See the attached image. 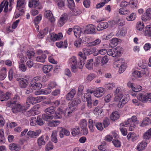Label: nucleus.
<instances>
[{
    "mask_svg": "<svg viewBox=\"0 0 151 151\" xmlns=\"http://www.w3.org/2000/svg\"><path fill=\"white\" fill-rule=\"evenodd\" d=\"M41 19L42 15L41 14H39L35 18L34 20V23L36 26L37 25V24L41 21Z\"/></svg>",
    "mask_w": 151,
    "mask_h": 151,
    "instance_id": "54",
    "label": "nucleus"
},
{
    "mask_svg": "<svg viewBox=\"0 0 151 151\" xmlns=\"http://www.w3.org/2000/svg\"><path fill=\"white\" fill-rule=\"evenodd\" d=\"M46 58L47 56L45 54H42L37 56L36 60L37 62L43 63L45 62Z\"/></svg>",
    "mask_w": 151,
    "mask_h": 151,
    "instance_id": "20",
    "label": "nucleus"
},
{
    "mask_svg": "<svg viewBox=\"0 0 151 151\" xmlns=\"http://www.w3.org/2000/svg\"><path fill=\"white\" fill-rule=\"evenodd\" d=\"M63 115L65 116V110L64 111L61 108H58L57 112H55V115L54 116V118L55 119H61Z\"/></svg>",
    "mask_w": 151,
    "mask_h": 151,
    "instance_id": "4",
    "label": "nucleus"
},
{
    "mask_svg": "<svg viewBox=\"0 0 151 151\" xmlns=\"http://www.w3.org/2000/svg\"><path fill=\"white\" fill-rule=\"evenodd\" d=\"M76 93V91L75 89H72L70 91L67 93L66 96V98L68 100H70L73 98L74 95Z\"/></svg>",
    "mask_w": 151,
    "mask_h": 151,
    "instance_id": "17",
    "label": "nucleus"
},
{
    "mask_svg": "<svg viewBox=\"0 0 151 151\" xmlns=\"http://www.w3.org/2000/svg\"><path fill=\"white\" fill-rule=\"evenodd\" d=\"M69 63L70 64V65H76L77 61L76 58L74 56L72 57L71 58H70L69 60Z\"/></svg>",
    "mask_w": 151,
    "mask_h": 151,
    "instance_id": "43",
    "label": "nucleus"
},
{
    "mask_svg": "<svg viewBox=\"0 0 151 151\" xmlns=\"http://www.w3.org/2000/svg\"><path fill=\"white\" fill-rule=\"evenodd\" d=\"M118 42L117 38H115L112 39L109 44L110 46L111 47H114L116 46Z\"/></svg>",
    "mask_w": 151,
    "mask_h": 151,
    "instance_id": "38",
    "label": "nucleus"
},
{
    "mask_svg": "<svg viewBox=\"0 0 151 151\" xmlns=\"http://www.w3.org/2000/svg\"><path fill=\"white\" fill-rule=\"evenodd\" d=\"M142 20L145 21L150 20L151 19V9L148 8L146 11L145 14L142 16Z\"/></svg>",
    "mask_w": 151,
    "mask_h": 151,
    "instance_id": "5",
    "label": "nucleus"
},
{
    "mask_svg": "<svg viewBox=\"0 0 151 151\" xmlns=\"http://www.w3.org/2000/svg\"><path fill=\"white\" fill-rule=\"evenodd\" d=\"M53 148V145L52 142H50L46 146V150L49 151Z\"/></svg>",
    "mask_w": 151,
    "mask_h": 151,
    "instance_id": "58",
    "label": "nucleus"
},
{
    "mask_svg": "<svg viewBox=\"0 0 151 151\" xmlns=\"http://www.w3.org/2000/svg\"><path fill=\"white\" fill-rule=\"evenodd\" d=\"M119 114L117 111L113 112L111 114L110 119L111 120L115 121L119 118Z\"/></svg>",
    "mask_w": 151,
    "mask_h": 151,
    "instance_id": "34",
    "label": "nucleus"
},
{
    "mask_svg": "<svg viewBox=\"0 0 151 151\" xmlns=\"http://www.w3.org/2000/svg\"><path fill=\"white\" fill-rule=\"evenodd\" d=\"M144 32L146 36L151 37V27L148 26H146Z\"/></svg>",
    "mask_w": 151,
    "mask_h": 151,
    "instance_id": "37",
    "label": "nucleus"
},
{
    "mask_svg": "<svg viewBox=\"0 0 151 151\" xmlns=\"http://www.w3.org/2000/svg\"><path fill=\"white\" fill-rule=\"evenodd\" d=\"M31 84V86L35 90L40 89L42 87V84L39 82H32Z\"/></svg>",
    "mask_w": 151,
    "mask_h": 151,
    "instance_id": "22",
    "label": "nucleus"
},
{
    "mask_svg": "<svg viewBox=\"0 0 151 151\" xmlns=\"http://www.w3.org/2000/svg\"><path fill=\"white\" fill-rule=\"evenodd\" d=\"M108 27V24L107 22H104L99 23L96 29L98 31H99L106 29Z\"/></svg>",
    "mask_w": 151,
    "mask_h": 151,
    "instance_id": "16",
    "label": "nucleus"
},
{
    "mask_svg": "<svg viewBox=\"0 0 151 151\" xmlns=\"http://www.w3.org/2000/svg\"><path fill=\"white\" fill-rule=\"evenodd\" d=\"M127 138L129 140L130 139L132 141L134 142L137 139L138 136L134 133L130 132L127 136Z\"/></svg>",
    "mask_w": 151,
    "mask_h": 151,
    "instance_id": "24",
    "label": "nucleus"
},
{
    "mask_svg": "<svg viewBox=\"0 0 151 151\" xmlns=\"http://www.w3.org/2000/svg\"><path fill=\"white\" fill-rule=\"evenodd\" d=\"M115 23L120 26H123L125 24L124 20L122 18L119 19L115 22Z\"/></svg>",
    "mask_w": 151,
    "mask_h": 151,
    "instance_id": "52",
    "label": "nucleus"
},
{
    "mask_svg": "<svg viewBox=\"0 0 151 151\" xmlns=\"http://www.w3.org/2000/svg\"><path fill=\"white\" fill-rule=\"evenodd\" d=\"M88 127L91 132L94 131L93 128L94 127V125L93 123V121L91 119H89L88 121Z\"/></svg>",
    "mask_w": 151,
    "mask_h": 151,
    "instance_id": "51",
    "label": "nucleus"
},
{
    "mask_svg": "<svg viewBox=\"0 0 151 151\" xmlns=\"http://www.w3.org/2000/svg\"><path fill=\"white\" fill-rule=\"evenodd\" d=\"M41 131L40 129L37 130L35 132L30 130L27 133V134L28 136L31 138H35L41 133Z\"/></svg>",
    "mask_w": 151,
    "mask_h": 151,
    "instance_id": "7",
    "label": "nucleus"
},
{
    "mask_svg": "<svg viewBox=\"0 0 151 151\" xmlns=\"http://www.w3.org/2000/svg\"><path fill=\"white\" fill-rule=\"evenodd\" d=\"M71 133L73 136L78 134L80 132L79 128V127H76L75 128L72 129Z\"/></svg>",
    "mask_w": 151,
    "mask_h": 151,
    "instance_id": "44",
    "label": "nucleus"
},
{
    "mask_svg": "<svg viewBox=\"0 0 151 151\" xmlns=\"http://www.w3.org/2000/svg\"><path fill=\"white\" fill-rule=\"evenodd\" d=\"M55 108L54 106H51L45 109V111L46 113L49 114L51 115L55 112Z\"/></svg>",
    "mask_w": 151,
    "mask_h": 151,
    "instance_id": "35",
    "label": "nucleus"
},
{
    "mask_svg": "<svg viewBox=\"0 0 151 151\" xmlns=\"http://www.w3.org/2000/svg\"><path fill=\"white\" fill-rule=\"evenodd\" d=\"M93 62L92 59H90L87 61L85 66L89 70L93 69Z\"/></svg>",
    "mask_w": 151,
    "mask_h": 151,
    "instance_id": "26",
    "label": "nucleus"
},
{
    "mask_svg": "<svg viewBox=\"0 0 151 151\" xmlns=\"http://www.w3.org/2000/svg\"><path fill=\"white\" fill-rule=\"evenodd\" d=\"M147 143L145 142L142 141L137 145V149L139 151L145 149L147 145Z\"/></svg>",
    "mask_w": 151,
    "mask_h": 151,
    "instance_id": "27",
    "label": "nucleus"
},
{
    "mask_svg": "<svg viewBox=\"0 0 151 151\" xmlns=\"http://www.w3.org/2000/svg\"><path fill=\"white\" fill-rule=\"evenodd\" d=\"M48 31L46 29H44V30L40 31L39 32L38 37L40 39H42L47 33Z\"/></svg>",
    "mask_w": 151,
    "mask_h": 151,
    "instance_id": "39",
    "label": "nucleus"
},
{
    "mask_svg": "<svg viewBox=\"0 0 151 151\" xmlns=\"http://www.w3.org/2000/svg\"><path fill=\"white\" fill-rule=\"evenodd\" d=\"M26 103L28 105V107L29 106V103L31 104L32 105L36 104L37 103V101L35 97L32 96L28 97Z\"/></svg>",
    "mask_w": 151,
    "mask_h": 151,
    "instance_id": "23",
    "label": "nucleus"
},
{
    "mask_svg": "<svg viewBox=\"0 0 151 151\" xmlns=\"http://www.w3.org/2000/svg\"><path fill=\"white\" fill-rule=\"evenodd\" d=\"M112 142L114 145L116 147H119L121 145V142L118 139H113Z\"/></svg>",
    "mask_w": 151,
    "mask_h": 151,
    "instance_id": "53",
    "label": "nucleus"
},
{
    "mask_svg": "<svg viewBox=\"0 0 151 151\" xmlns=\"http://www.w3.org/2000/svg\"><path fill=\"white\" fill-rule=\"evenodd\" d=\"M6 69L2 68L0 71V80H4L6 77Z\"/></svg>",
    "mask_w": 151,
    "mask_h": 151,
    "instance_id": "25",
    "label": "nucleus"
},
{
    "mask_svg": "<svg viewBox=\"0 0 151 151\" xmlns=\"http://www.w3.org/2000/svg\"><path fill=\"white\" fill-rule=\"evenodd\" d=\"M24 0H17V8L21 7L22 8L24 7Z\"/></svg>",
    "mask_w": 151,
    "mask_h": 151,
    "instance_id": "41",
    "label": "nucleus"
},
{
    "mask_svg": "<svg viewBox=\"0 0 151 151\" xmlns=\"http://www.w3.org/2000/svg\"><path fill=\"white\" fill-rule=\"evenodd\" d=\"M76 108L77 107L76 105H73V104L71 103L69 105V107L66 109L68 110L69 109V111H70L73 112Z\"/></svg>",
    "mask_w": 151,
    "mask_h": 151,
    "instance_id": "61",
    "label": "nucleus"
},
{
    "mask_svg": "<svg viewBox=\"0 0 151 151\" xmlns=\"http://www.w3.org/2000/svg\"><path fill=\"white\" fill-rule=\"evenodd\" d=\"M9 2L6 0H4L0 4V13L2 11L3 8L4 6V12H6L8 10V6Z\"/></svg>",
    "mask_w": 151,
    "mask_h": 151,
    "instance_id": "14",
    "label": "nucleus"
},
{
    "mask_svg": "<svg viewBox=\"0 0 151 151\" xmlns=\"http://www.w3.org/2000/svg\"><path fill=\"white\" fill-rule=\"evenodd\" d=\"M30 124L32 126H35L37 124V120L35 117L31 118L30 120Z\"/></svg>",
    "mask_w": 151,
    "mask_h": 151,
    "instance_id": "56",
    "label": "nucleus"
},
{
    "mask_svg": "<svg viewBox=\"0 0 151 151\" xmlns=\"http://www.w3.org/2000/svg\"><path fill=\"white\" fill-rule=\"evenodd\" d=\"M39 3V0H32L29 2V6L30 7L35 8L38 6Z\"/></svg>",
    "mask_w": 151,
    "mask_h": 151,
    "instance_id": "28",
    "label": "nucleus"
},
{
    "mask_svg": "<svg viewBox=\"0 0 151 151\" xmlns=\"http://www.w3.org/2000/svg\"><path fill=\"white\" fill-rule=\"evenodd\" d=\"M81 102V100L80 99L77 98L74 99L71 103L73 105H75L77 107V105Z\"/></svg>",
    "mask_w": 151,
    "mask_h": 151,
    "instance_id": "59",
    "label": "nucleus"
},
{
    "mask_svg": "<svg viewBox=\"0 0 151 151\" xmlns=\"http://www.w3.org/2000/svg\"><path fill=\"white\" fill-rule=\"evenodd\" d=\"M116 61L117 63H118L119 65H120L119 72L120 73H122L124 71L125 69V67L124 65V60L123 59L121 58L116 60Z\"/></svg>",
    "mask_w": 151,
    "mask_h": 151,
    "instance_id": "10",
    "label": "nucleus"
},
{
    "mask_svg": "<svg viewBox=\"0 0 151 151\" xmlns=\"http://www.w3.org/2000/svg\"><path fill=\"white\" fill-rule=\"evenodd\" d=\"M144 27V24L142 22H139L137 24L136 28L137 30L142 31Z\"/></svg>",
    "mask_w": 151,
    "mask_h": 151,
    "instance_id": "42",
    "label": "nucleus"
},
{
    "mask_svg": "<svg viewBox=\"0 0 151 151\" xmlns=\"http://www.w3.org/2000/svg\"><path fill=\"white\" fill-rule=\"evenodd\" d=\"M95 27L92 24H89L87 26L84 32L87 34H93L95 32Z\"/></svg>",
    "mask_w": 151,
    "mask_h": 151,
    "instance_id": "13",
    "label": "nucleus"
},
{
    "mask_svg": "<svg viewBox=\"0 0 151 151\" xmlns=\"http://www.w3.org/2000/svg\"><path fill=\"white\" fill-rule=\"evenodd\" d=\"M54 116L49 114L45 113L42 115V118L45 121H49L53 119Z\"/></svg>",
    "mask_w": 151,
    "mask_h": 151,
    "instance_id": "36",
    "label": "nucleus"
},
{
    "mask_svg": "<svg viewBox=\"0 0 151 151\" xmlns=\"http://www.w3.org/2000/svg\"><path fill=\"white\" fill-rule=\"evenodd\" d=\"M53 68V67L51 65H45L43 66L42 70L45 73H48L52 70Z\"/></svg>",
    "mask_w": 151,
    "mask_h": 151,
    "instance_id": "21",
    "label": "nucleus"
},
{
    "mask_svg": "<svg viewBox=\"0 0 151 151\" xmlns=\"http://www.w3.org/2000/svg\"><path fill=\"white\" fill-rule=\"evenodd\" d=\"M37 143L39 146L45 145V142L44 140V136H41L38 139Z\"/></svg>",
    "mask_w": 151,
    "mask_h": 151,
    "instance_id": "45",
    "label": "nucleus"
},
{
    "mask_svg": "<svg viewBox=\"0 0 151 151\" xmlns=\"http://www.w3.org/2000/svg\"><path fill=\"white\" fill-rule=\"evenodd\" d=\"M40 107V105L37 104L35 106L30 110L26 112L25 115L27 116H34L38 114L36 110Z\"/></svg>",
    "mask_w": 151,
    "mask_h": 151,
    "instance_id": "3",
    "label": "nucleus"
},
{
    "mask_svg": "<svg viewBox=\"0 0 151 151\" xmlns=\"http://www.w3.org/2000/svg\"><path fill=\"white\" fill-rule=\"evenodd\" d=\"M101 40L100 39L98 38L93 42L88 43L87 45L89 47L95 46L99 45L101 43Z\"/></svg>",
    "mask_w": 151,
    "mask_h": 151,
    "instance_id": "32",
    "label": "nucleus"
},
{
    "mask_svg": "<svg viewBox=\"0 0 151 151\" xmlns=\"http://www.w3.org/2000/svg\"><path fill=\"white\" fill-rule=\"evenodd\" d=\"M63 37V35L61 33H59L58 34L53 33L51 35L50 39L52 41H55L59 40Z\"/></svg>",
    "mask_w": 151,
    "mask_h": 151,
    "instance_id": "15",
    "label": "nucleus"
},
{
    "mask_svg": "<svg viewBox=\"0 0 151 151\" xmlns=\"http://www.w3.org/2000/svg\"><path fill=\"white\" fill-rule=\"evenodd\" d=\"M45 17L47 18L49 20L51 23H54L55 22V18L50 10L45 11Z\"/></svg>",
    "mask_w": 151,
    "mask_h": 151,
    "instance_id": "12",
    "label": "nucleus"
},
{
    "mask_svg": "<svg viewBox=\"0 0 151 151\" xmlns=\"http://www.w3.org/2000/svg\"><path fill=\"white\" fill-rule=\"evenodd\" d=\"M151 135V129H150L145 132L143 135V138L145 139H149Z\"/></svg>",
    "mask_w": 151,
    "mask_h": 151,
    "instance_id": "46",
    "label": "nucleus"
},
{
    "mask_svg": "<svg viewBox=\"0 0 151 151\" xmlns=\"http://www.w3.org/2000/svg\"><path fill=\"white\" fill-rule=\"evenodd\" d=\"M73 31L75 36L76 37H79L82 31L81 28L78 26H75L73 29Z\"/></svg>",
    "mask_w": 151,
    "mask_h": 151,
    "instance_id": "19",
    "label": "nucleus"
},
{
    "mask_svg": "<svg viewBox=\"0 0 151 151\" xmlns=\"http://www.w3.org/2000/svg\"><path fill=\"white\" fill-rule=\"evenodd\" d=\"M137 123V118L135 116H133L131 118L129 119L127 121L121 123L120 124L121 126L127 127L129 125V131L133 130L135 127L136 124Z\"/></svg>",
    "mask_w": 151,
    "mask_h": 151,
    "instance_id": "2",
    "label": "nucleus"
},
{
    "mask_svg": "<svg viewBox=\"0 0 151 151\" xmlns=\"http://www.w3.org/2000/svg\"><path fill=\"white\" fill-rule=\"evenodd\" d=\"M136 18V15L134 13L130 14L129 16L127 17L126 19L127 20L131 21L134 20Z\"/></svg>",
    "mask_w": 151,
    "mask_h": 151,
    "instance_id": "60",
    "label": "nucleus"
},
{
    "mask_svg": "<svg viewBox=\"0 0 151 151\" xmlns=\"http://www.w3.org/2000/svg\"><path fill=\"white\" fill-rule=\"evenodd\" d=\"M67 6L70 9H73L75 6V4L73 0H67Z\"/></svg>",
    "mask_w": 151,
    "mask_h": 151,
    "instance_id": "48",
    "label": "nucleus"
},
{
    "mask_svg": "<svg viewBox=\"0 0 151 151\" xmlns=\"http://www.w3.org/2000/svg\"><path fill=\"white\" fill-rule=\"evenodd\" d=\"M80 127L81 128H85L87 127V122L84 119L81 120L80 123Z\"/></svg>",
    "mask_w": 151,
    "mask_h": 151,
    "instance_id": "57",
    "label": "nucleus"
},
{
    "mask_svg": "<svg viewBox=\"0 0 151 151\" xmlns=\"http://www.w3.org/2000/svg\"><path fill=\"white\" fill-rule=\"evenodd\" d=\"M150 120L148 118H146L142 122V125L143 126L146 125L150 124Z\"/></svg>",
    "mask_w": 151,
    "mask_h": 151,
    "instance_id": "62",
    "label": "nucleus"
},
{
    "mask_svg": "<svg viewBox=\"0 0 151 151\" xmlns=\"http://www.w3.org/2000/svg\"><path fill=\"white\" fill-rule=\"evenodd\" d=\"M96 77L95 74L93 73H91L88 75L86 77L87 81L90 82Z\"/></svg>",
    "mask_w": 151,
    "mask_h": 151,
    "instance_id": "50",
    "label": "nucleus"
},
{
    "mask_svg": "<svg viewBox=\"0 0 151 151\" xmlns=\"http://www.w3.org/2000/svg\"><path fill=\"white\" fill-rule=\"evenodd\" d=\"M11 93L8 92L1 94L0 97V100L1 101H6L11 98Z\"/></svg>",
    "mask_w": 151,
    "mask_h": 151,
    "instance_id": "18",
    "label": "nucleus"
},
{
    "mask_svg": "<svg viewBox=\"0 0 151 151\" xmlns=\"http://www.w3.org/2000/svg\"><path fill=\"white\" fill-rule=\"evenodd\" d=\"M60 122L58 120L52 121L48 123L49 126L54 127L57 126L60 124Z\"/></svg>",
    "mask_w": 151,
    "mask_h": 151,
    "instance_id": "40",
    "label": "nucleus"
},
{
    "mask_svg": "<svg viewBox=\"0 0 151 151\" xmlns=\"http://www.w3.org/2000/svg\"><path fill=\"white\" fill-rule=\"evenodd\" d=\"M57 131L56 130H54L52 132L51 135V139L52 141L55 143L57 142Z\"/></svg>",
    "mask_w": 151,
    "mask_h": 151,
    "instance_id": "33",
    "label": "nucleus"
},
{
    "mask_svg": "<svg viewBox=\"0 0 151 151\" xmlns=\"http://www.w3.org/2000/svg\"><path fill=\"white\" fill-rule=\"evenodd\" d=\"M82 43V40L78 38L75 41L74 45L76 47H79L81 46Z\"/></svg>",
    "mask_w": 151,
    "mask_h": 151,
    "instance_id": "47",
    "label": "nucleus"
},
{
    "mask_svg": "<svg viewBox=\"0 0 151 151\" xmlns=\"http://www.w3.org/2000/svg\"><path fill=\"white\" fill-rule=\"evenodd\" d=\"M68 16L67 14L63 13L61 16L60 19L58 22L59 26H62L67 21L68 19Z\"/></svg>",
    "mask_w": 151,
    "mask_h": 151,
    "instance_id": "11",
    "label": "nucleus"
},
{
    "mask_svg": "<svg viewBox=\"0 0 151 151\" xmlns=\"http://www.w3.org/2000/svg\"><path fill=\"white\" fill-rule=\"evenodd\" d=\"M105 89L103 88H98L94 90V95L97 97H101L104 93Z\"/></svg>",
    "mask_w": 151,
    "mask_h": 151,
    "instance_id": "8",
    "label": "nucleus"
},
{
    "mask_svg": "<svg viewBox=\"0 0 151 151\" xmlns=\"http://www.w3.org/2000/svg\"><path fill=\"white\" fill-rule=\"evenodd\" d=\"M121 47H117L115 48L114 51V54H113V57H114L120 56L121 53Z\"/></svg>",
    "mask_w": 151,
    "mask_h": 151,
    "instance_id": "31",
    "label": "nucleus"
},
{
    "mask_svg": "<svg viewBox=\"0 0 151 151\" xmlns=\"http://www.w3.org/2000/svg\"><path fill=\"white\" fill-rule=\"evenodd\" d=\"M19 82L20 86L22 88H26L28 84L27 80L25 78H19L17 79Z\"/></svg>",
    "mask_w": 151,
    "mask_h": 151,
    "instance_id": "6",
    "label": "nucleus"
},
{
    "mask_svg": "<svg viewBox=\"0 0 151 151\" xmlns=\"http://www.w3.org/2000/svg\"><path fill=\"white\" fill-rule=\"evenodd\" d=\"M12 101L8 102L7 104V106L8 107L12 106L11 105H13L14 104L16 103V102H17L19 99V97L17 95H15Z\"/></svg>",
    "mask_w": 151,
    "mask_h": 151,
    "instance_id": "29",
    "label": "nucleus"
},
{
    "mask_svg": "<svg viewBox=\"0 0 151 151\" xmlns=\"http://www.w3.org/2000/svg\"><path fill=\"white\" fill-rule=\"evenodd\" d=\"M11 106L10 107H12V110L14 113L20 112L23 109V107L19 104L15 103Z\"/></svg>",
    "mask_w": 151,
    "mask_h": 151,
    "instance_id": "9",
    "label": "nucleus"
},
{
    "mask_svg": "<svg viewBox=\"0 0 151 151\" xmlns=\"http://www.w3.org/2000/svg\"><path fill=\"white\" fill-rule=\"evenodd\" d=\"M84 86L82 85L80 86L78 88V93L79 95H82L83 94Z\"/></svg>",
    "mask_w": 151,
    "mask_h": 151,
    "instance_id": "63",
    "label": "nucleus"
},
{
    "mask_svg": "<svg viewBox=\"0 0 151 151\" xmlns=\"http://www.w3.org/2000/svg\"><path fill=\"white\" fill-rule=\"evenodd\" d=\"M147 97L146 94L140 93L137 97V98L139 101L144 103L148 101V99Z\"/></svg>",
    "mask_w": 151,
    "mask_h": 151,
    "instance_id": "30",
    "label": "nucleus"
},
{
    "mask_svg": "<svg viewBox=\"0 0 151 151\" xmlns=\"http://www.w3.org/2000/svg\"><path fill=\"white\" fill-rule=\"evenodd\" d=\"M124 92V89L122 87H118L116 89L115 93L114 100L116 101H119L117 106L120 108H122L129 100V96H128L126 98H124L121 101L123 97Z\"/></svg>",
    "mask_w": 151,
    "mask_h": 151,
    "instance_id": "1",
    "label": "nucleus"
},
{
    "mask_svg": "<svg viewBox=\"0 0 151 151\" xmlns=\"http://www.w3.org/2000/svg\"><path fill=\"white\" fill-rule=\"evenodd\" d=\"M19 60L21 63H23L26 62L27 59V57L23 56V55L21 54L19 56Z\"/></svg>",
    "mask_w": 151,
    "mask_h": 151,
    "instance_id": "64",
    "label": "nucleus"
},
{
    "mask_svg": "<svg viewBox=\"0 0 151 151\" xmlns=\"http://www.w3.org/2000/svg\"><path fill=\"white\" fill-rule=\"evenodd\" d=\"M132 75L136 78L141 77L142 76V74L141 72L138 70L134 71L132 73Z\"/></svg>",
    "mask_w": 151,
    "mask_h": 151,
    "instance_id": "49",
    "label": "nucleus"
},
{
    "mask_svg": "<svg viewBox=\"0 0 151 151\" xmlns=\"http://www.w3.org/2000/svg\"><path fill=\"white\" fill-rule=\"evenodd\" d=\"M81 13V11L78 9H74L72 10L71 12V14L73 16L78 15Z\"/></svg>",
    "mask_w": 151,
    "mask_h": 151,
    "instance_id": "55",
    "label": "nucleus"
}]
</instances>
